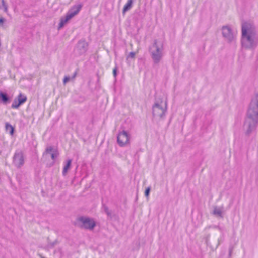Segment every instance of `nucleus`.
<instances>
[{"label": "nucleus", "mask_w": 258, "mask_h": 258, "mask_svg": "<svg viewBox=\"0 0 258 258\" xmlns=\"http://www.w3.org/2000/svg\"><path fill=\"white\" fill-rule=\"evenodd\" d=\"M241 45L243 48L254 49L258 45V34L255 26L251 23L245 22L242 24Z\"/></svg>", "instance_id": "nucleus-1"}, {"label": "nucleus", "mask_w": 258, "mask_h": 258, "mask_svg": "<svg viewBox=\"0 0 258 258\" xmlns=\"http://www.w3.org/2000/svg\"><path fill=\"white\" fill-rule=\"evenodd\" d=\"M258 126V93L252 98L245 118L244 128L245 134L249 136L254 132Z\"/></svg>", "instance_id": "nucleus-2"}, {"label": "nucleus", "mask_w": 258, "mask_h": 258, "mask_svg": "<svg viewBox=\"0 0 258 258\" xmlns=\"http://www.w3.org/2000/svg\"><path fill=\"white\" fill-rule=\"evenodd\" d=\"M149 51L154 63L158 64L163 56V44L160 47L157 44V40H155L149 48Z\"/></svg>", "instance_id": "nucleus-3"}, {"label": "nucleus", "mask_w": 258, "mask_h": 258, "mask_svg": "<svg viewBox=\"0 0 258 258\" xmlns=\"http://www.w3.org/2000/svg\"><path fill=\"white\" fill-rule=\"evenodd\" d=\"M167 111V102H156L152 107V114L154 117L162 118Z\"/></svg>", "instance_id": "nucleus-4"}, {"label": "nucleus", "mask_w": 258, "mask_h": 258, "mask_svg": "<svg viewBox=\"0 0 258 258\" xmlns=\"http://www.w3.org/2000/svg\"><path fill=\"white\" fill-rule=\"evenodd\" d=\"M79 225L83 228L92 230L96 226V222L92 218L81 216L77 218Z\"/></svg>", "instance_id": "nucleus-5"}, {"label": "nucleus", "mask_w": 258, "mask_h": 258, "mask_svg": "<svg viewBox=\"0 0 258 258\" xmlns=\"http://www.w3.org/2000/svg\"><path fill=\"white\" fill-rule=\"evenodd\" d=\"M117 142L119 146L124 147L130 143V135L127 131L119 132L117 136Z\"/></svg>", "instance_id": "nucleus-6"}, {"label": "nucleus", "mask_w": 258, "mask_h": 258, "mask_svg": "<svg viewBox=\"0 0 258 258\" xmlns=\"http://www.w3.org/2000/svg\"><path fill=\"white\" fill-rule=\"evenodd\" d=\"M88 43L84 39L79 40L74 49L75 53L78 55L84 54L88 50Z\"/></svg>", "instance_id": "nucleus-7"}, {"label": "nucleus", "mask_w": 258, "mask_h": 258, "mask_svg": "<svg viewBox=\"0 0 258 258\" xmlns=\"http://www.w3.org/2000/svg\"><path fill=\"white\" fill-rule=\"evenodd\" d=\"M13 163L17 167H20L24 164V158L21 151L16 152L13 157Z\"/></svg>", "instance_id": "nucleus-8"}, {"label": "nucleus", "mask_w": 258, "mask_h": 258, "mask_svg": "<svg viewBox=\"0 0 258 258\" xmlns=\"http://www.w3.org/2000/svg\"><path fill=\"white\" fill-rule=\"evenodd\" d=\"M223 36L228 41L231 42L234 39V35L230 27L225 26L222 27Z\"/></svg>", "instance_id": "nucleus-9"}, {"label": "nucleus", "mask_w": 258, "mask_h": 258, "mask_svg": "<svg viewBox=\"0 0 258 258\" xmlns=\"http://www.w3.org/2000/svg\"><path fill=\"white\" fill-rule=\"evenodd\" d=\"M82 7V5L81 4L74 5L69 10L67 14L72 18L79 12Z\"/></svg>", "instance_id": "nucleus-10"}, {"label": "nucleus", "mask_w": 258, "mask_h": 258, "mask_svg": "<svg viewBox=\"0 0 258 258\" xmlns=\"http://www.w3.org/2000/svg\"><path fill=\"white\" fill-rule=\"evenodd\" d=\"M0 101L4 104H7L10 101V98L6 93L0 92Z\"/></svg>", "instance_id": "nucleus-11"}, {"label": "nucleus", "mask_w": 258, "mask_h": 258, "mask_svg": "<svg viewBox=\"0 0 258 258\" xmlns=\"http://www.w3.org/2000/svg\"><path fill=\"white\" fill-rule=\"evenodd\" d=\"M72 160L71 159H68L65 163L62 170L63 176H66L68 170L70 169Z\"/></svg>", "instance_id": "nucleus-12"}, {"label": "nucleus", "mask_w": 258, "mask_h": 258, "mask_svg": "<svg viewBox=\"0 0 258 258\" xmlns=\"http://www.w3.org/2000/svg\"><path fill=\"white\" fill-rule=\"evenodd\" d=\"M17 101H18V104L16 106H20L21 105L25 103L27 100V97L25 95H23L22 93H20L16 98Z\"/></svg>", "instance_id": "nucleus-13"}, {"label": "nucleus", "mask_w": 258, "mask_h": 258, "mask_svg": "<svg viewBox=\"0 0 258 258\" xmlns=\"http://www.w3.org/2000/svg\"><path fill=\"white\" fill-rule=\"evenodd\" d=\"M71 18L67 14L65 17H62L60 19V23L58 26V29L62 28L65 24L70 20Z\"/></svg>", "instance_id": "nucleus-14"}, {"label": "nucleus", "mask_w": 258, "mask_h": 258, "mask_svg": "<svg viewBox=\"0 0 258 258\" xmlns=\"http://www.w3.org/2000/svg\"><path fill=\"white\" fill-rule=\"evenodd\" d=\"M134 0H128L127 3L124 5L123 10L122 13L124 14L126 12L129 11L132 7Z\"/></svg>", "instance_id": "nucleus-15"}, {"label": "nucleus", "mask_w": 258, "mask_h": 258, "mask_svg": "<svg viewBox=\"0 0 258 258\" xmlns=\"http://www.w3.org/2000/svg\"><path fill=\"white\" fill-rule=\"evenodd\" d=\"M54 151H57V150L53 146H48L46 147L45 151L44 153H43V155H48V154H51L52 153L54 152Z\"/></svg>", "instance_id": "nucleus-16"}, {"label": "nucleus", "mask_w": 258, "mask_h": 258, "mask_svg": "<svg viewBox=\"0 0 258 258\" xmlns=\"http://www.w3.org/2000/svg\"><path fill=\"white\" fill-rule=\"evenodd\" d=\"M5 129L11 136L13 135L15 129L10 123L8 122L5 123Z\"/></svg>", "instance_id": "nucleus-17"}, {"label": "nucleus", "mask_w": 258, "mask_h": 258, "mask_svg": "<svg viewBox=\"0 0 258 258\" xmlns=\"http://www.w3.org/2000/svg\"><path fill=\"white\" fill-rule=\"evenodd\" d=\"M0 9L7 13L8 12V6L5 3V0H0Z\"/></svg>", "instance_id": "nucleus-18"}, {"label": "nucleus", "mask_w": 258, "mask_h": 258, "mask_svg": "<svg viewBox=\"0 0 258 258\" xmlns=\"http://www.w3.org/2000/svg\"><path fill=\"white\" fill-rule=\"evenodd\" d=\"M213 214L217 216L222 217V210L220 208L216 207L214 209Z\"/></svg>", "instance_id": "nucleus-19"}, {"label": "nucleus", "mask_w": 258, "mask_h": 258, "mask_svg": "<svg viewBox=\"0 0 258 258\" xmlns=\"http://www.w3.org/2000/svg\"><path fill=\"white\" fill-rule=\"evenodd\" d=\"M58 155V153L57 151H54V152L52 153L51 154H50L51 158L53 160V164H54L55 159L57 158V156Z\"/></svg>", "instance_id": "nucleus-20"}, {"label": "nucleus", "mask_w": 258, "mask_h": 258, "mask_svg": "<svg viewBox=\"0 0 258 258\" xmlns=\"http://www.w3.org/2000/svg\"><path fill=\"white\" fill-rule=\"evenodd\" d=\"M18 101H17V99L16 98L14 99V101H13V103H12V104L11 105V107L12 108H13V109H17V108H18L19 106H16V105H17L18 104Z\"/></svg>", "instance_id": "nucleus-21"}, {"label": "nucleus", "mask_w": 258, "mask_h": 258, "mask_svg": "<svg viewBox=\"0 0 258 258\" xmlns=\"http://www.w3.org/2000/svg\"><path fill=\"white\" fill-rule=\"evenodd\" d=\"M135 54H136L135 52H131L127 57V59H128V58L134 59L135 57Z\"/></svg>", "instance_id": "nucleus-22"}, {"label": "nucleus", "mask_w": 258, "mask_h": 258, "mask_svg": "<svg viewBox=\"0 0 258 258\" xmlns=\"http://www.w3.org/2000/svg\"><path fill=\"white\" fill-rule=\"evenodd\" d=\"M150 187H147L146 190H145V196L148 199V197H149V193H150Z\"/></svg>", "instance_id": "nucleus-23"}, {"label": "nucleus", "mask_w": 258, "mask_h": 258, "mask_svg": "<svg viewBox=\"0 0 258 258\" xmlns=\"http://www.w3.org/2000/svg\"><path fill=\"white\" fill-rule=\"evenodd\" d=\"M71 79V78L69 76H66L63 80V82L64 84H66V83L68 82Z\"/></svg>", "instance_id": "nucleus-24"}, {"label": "nucleus", "mask_w": 258, "mask_h": 258, "mask_svg": "<svg viewBox=\"0 0 258 258\" xmlns=\"http://www.w3.org/2000/svg\"><path fill=\"white\" fill-rule=\"evenodd\" d=\"M117 67H115L113 69V76L114 77V78L116 77V76H117Z\"/></svg>", "instance_id": "nucleus-25"}, {"label": "nucleus", "mask_w": 258, "mask_h": 258, "mask_svg": "<svg viewBox=\"0 0 258 258\" xmlns=\"http://www.w3.org/2000/svg\"><path fill=\"white\" fill-rule=\"evenodd\" d=\"M5 21V19L1 17L0 18V26L2 25L3 23Z\"/></svg>", "instance_id": "nucleus-26"}, {"label": "nucleus", "mask_w": 258, "mask_h": 258, "mask_svg": "<svg viewBox=\"0 0 258 258\" xmlns=\"http://www.w3.org/2000/svg\"><path fill=\"white\" fill-rule=\"evenodd\" d=\"M76 72H75L73 76V78H74L76 77Z\"/></svg>", "instance_id": "nucleus-27"}, {"label": "nucleus", "mask_w": 258, "mask_h": 258, "mask_svg": "<svg viewBox=\"0 0 258 258\" xmlns=\"http://www.w3.org/2000/svg\"><path fill=\"white\" fill-rule=\"evenodd\" d=\"M41 258H44V257H41Z\"/></svg>", "instance_id": "nucleus-28"}]
</instances>
